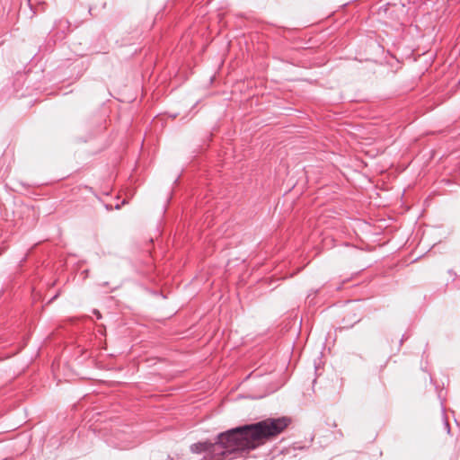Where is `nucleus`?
<instances>
[{
	"label": "nucleus",
	"mask_w": 460,
	"mask_h": 460,
	"mask_svg": "<svg viewBox=\"0 0 460 460\" xmlns=\"http://www.w3.org/2000/svg\"><path fill=\"white\" fill-rule=\"evenodd\" d=\"M290 422L291 420L288 417L268 418L252 424L237 427L236 430L242 433L246 450L250 451L265 440H270L282 433Z\"/></svg>",
	"instance_id": "1"
},
{
	"label": "nucleus",
	"mask_w": 460,
	"mask_h": 460,
	"mask_svg": "<svg viewBox=\"0 0 460 460\" xmlns=\"http://www.w3.org/2000/svg\"><path fill=\"white\" fill-rule=\"evenodd\" d=\"M237 428L229 429L217 436V440L208 443V456L211 460H223L233 453L247 451L243 441L242 433Z\"/></svg>",
	"instance_id": "2"
},
{
	"label": "nucleus",
	"mask_w": 460,
	"mask_h": 460,
	"mask_svg": "<svg viewBox=\"0 0 460 460\" xmlns=\"http://www.w3.org/2000/svg\"><path fill=\"white\" fill-rule=\"evenodd\" d=\"M208 441H203V442H198V443H194L190 446V450L191 452L193 453H197V454H199V453H208Z\"/></svg>",
	"instance_id": "3"
},
{
	"label": "nucleus",
	"mask_w": 460,
	"mask_h": 460,
	"mask_svg": "<svg viewBox=\"0 0 460 460\" xmlns=\"http://www.w3.org/2000/svg\"><path fill=\"white\" fill-rule=\"evenodd\" d=\"M93 313L97 317V319H101L102 318V314H101V313L97 309H94L93 311Z\"/></svg>",
	"instance_id": "4"
},
{
	"label": "nucleus",
	"mask_w": 460,
	"mask_h": 460,
	"mask_svg": "<svg viewBox=\"0 0 460 460\" xmlns=\"http://www.w3.org/2000/svg\"><path fill=\"white\" fill-rule=\"evenodd\" d=\"M445 427L447 429V432H449L450 429H449V424L447 421L445 422Z\"/></svg>",
	"instance_id": "5"
},
{
	"label": "nucleus",
	"mask_w": 460,
	"mask_h": 460,
	"mask_svg": "<svg viewBox=\"0 0 460 460\" xmlns=\"http://www.w3.org/2000/svg\"><path fill=\"white\" fill-rule=\"evenodd\" d=\"M4 252V248L0 247V255H2Z\"/></svg>",
	"instance_id": "6"
}]
</instances>
